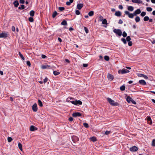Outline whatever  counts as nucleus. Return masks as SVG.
I'll use <instances>...</instances> for the list:
<instances>
[{
	"instance_id": "f257e3e1",
	"label": "nucleus",
	"mask_w": 155,
	"mask_h": 155,
	"mask_svg": "<svg viewBox=\"0 0 155 155\" xmlns=\"http://www.w3.org/2000/svg\"><path fill=\"white\" fill-rule=\"evenodd\" d=\"M107 100L112 106H116L118 105V103L115 102L114 100L109 97L107 98Z\"/></svg>"
},
{
	"instance_id": "f03ea898",
	"label": "nucleus",
	"mask_w": 155,
	"mask_h": 155,
	"mask_svg": "<svg viewBox=\"0 0 155 155\" xmlns=\"http://www.w3.org/2000/svg\"><path fill=\"white\" fill-rule=\"evenodd\" d=\"M113 32L119 36H121L122 34V32L120 29H114L113 30Z\"/></svg>"
},
{
	"instance_id": "7ed1b4c3",
	"label": "nucleus",
	"mask_w": 155,
	"mask_h": 155,
	"mask_svg": "<svg viewBox=\"0 0 155 155\" xmlns=\"http://www.w3.org/2000/svg\"><path fill=\"white\" fill-rule=\"evenodd\" d=\"M129 71L126 69L123 68L122 70H119L118 71V73L119 74H124L129 73Z\"/></svg>"
},
{
	"instance_id": "20e7f679",
	"label": "nucleus",
	"mask_w": 155,
	"mask_h": 155,
	"mask_svg": "<svg viewBox=\"0 0 155 155\" xmlns=\"http://www.w3.org/2000/svg\"><path fill=\"white\" fill-rule=\"evenodd\" d=\"M70 102L75 105H80L82 104V102L80 100H76L75 101H70Z\"/></svg>"
},
{
	"instance_id": "39448f33",
	"label": "nucleus",
	"mask_w": 155,
	"mask_h": 155,
	"mask_svg": "<svg viewBox=\"0 0 155 155\" xmlns=\"http://www.w3.org/2000/svg\"><path fill=\"white\" fill-rule=\"evenodd\" d=\"M124 13L126 15H128V17L130 18H134V13L133 14L130 13L128 11H125Z\"/></svg>"
},
{
	"instance_id": "423d86ee",
	"label": "nucleus",
	"mask_w": 155,
	"mask_h": 155,
	"mask_svg": "<svg viewBox=\"0 0 155 155\" xmlns=\"http://www.w3.org/2000/svg\"><path fill=\"white\" fill-rule=\"evenodd\" d=\"M107 78L108 80L110 81H112L114 78V76L110 73L107 74Z\"/></svg>"
},
{
	"instance_id": "0eeeda50",
	"label": "nucleus",
	"mask_w": 155,
	"mask_h": 155,
	"mask_svg": "<svg viewBox=\"0 0 155 155\" xmlns=\"http://www.w3.org/2000/svg\"><path fill=\"white\" fill-rule=\"evenodd\" d=\"M8 35L7 33L2 32L0 34V38H6L8 37Z\"/></svg>"
},
{
	"instance_id": "6e6552de",
	"label": "nucleus",
	"mask_w": 155,
	"mask_h": 155,
	"mask_svg": "<svg viewBox=\"0 0 155 155\" xmlns=\"http://www.w3.org/2000/svg\"><path fill=\"white\" fill-rule=\"evenodd\" d=\"M32 108L33 111L36 112L38 110L37 104L36 103L34 104L32 106Z\"/></svg>"
},
{
	"instance_id": "1a4fd4ad",
	"label": "nucleus",
	"mask_w": 155,
	"mask_h": 155,
	"mask_svg": "<svg viewBox=\"0 0 155 155\" xmlns=\"http://www.w3.org/2000/svg\"><path fill=\"white\" fill-rule=\"evenodd\" d=\"M138 150V147L136 146H134L130 148V150L132 152H135Z\"/></svg>"
},
{
	"instance_id": "9d476101",
	"label": "nucleus",
	"mask_w": 155,
	"mask_h": 155,
	"mask_svg": "<svg viewBox=\"0 0 155 155\" xmlns=\"http://www.w3.org/2000/svg\"><path fill=\"white\" fill-rule=\"evenodd\" d=\"M72 116L74 117H78L81 116V114L79 112H75L73 113L72 114Z\"/></svg>"
},
{
	"instance_id": "9b49d317",
	"label": "nucleus",
	"mask_w": 155,
	"mask_h": 155,
	"mask_svg": "<svg viewBox=\"0 0 155 155\" xmlns=\"http://www.w3.org/2000/svg\"><path fill=\"white\" fill-rule=\"evenodd\" d=\"M137 75L138 77H143L145 79H148V77L145 75L143 74H142L138 73L137 74Z\"/></svg>"
},
{
	"instance_id": "f8f14e48",
	"label": "nucleus",
	"mask_w": 155,
	"mask_h": 155,
	"mask_svg": "<svg viewBox=\"0 0 155 155\" xmlns=\"http://www.w3.org/2000/svg\"><path fill=\"white\" fill-rule=\"evenodd\" d=\"M141 12L140 10L139 9H138L134 12V16H136L137 15L140 14Z\"/></svg>"
},
{
	"instance_id": "ddd939ff",
	"label": "nucleus",
	"mask_w": 155,
	"mask_h": 155,
	"mask_svg": "<svg viewBox=\"0 0 155 155\" xmlns=\"http://www.w3.org/2000/svg\"><path fill=\"white\" fill-rule=\"evenodd\" d=\"M83 4H78L77 5V8L78 10H80L83 7Z\"/></svg>"
},
{
	"instance_id": "4468645a",
	"label": "nucleus",
	"mask_w": 155,
	"mask_h": 155,
	"mask_svg": "<svg viewBox=\"0 0 155 155\" xmlns=\"http://www.w3.org/2000/svg\"><path fill=\"white\" fill-rule=\"evenodd\" d=\"M132 2L137 4H141L142 3V1L141 0H132Z\"/></svg>"
},
{
	"instance_id": "2eb2a0df",
	"label": "nucleus",
	"mask_w": 155,
	"mask_h": 155,
	"mask_svg": "<svg viewBox=\"0 0 155 155\" xmlns=\"http://www.w3.org/2000/svg\"><path fill=\"white\" fill-rule=\"evenodd\" d=\"M139 82L140 84L143 85H145L146 84L145 81L143 80H140L139 81Z\"/></svg>"
},
{
	"instance_id": "dca6fc26",
	"label": "nucleus",
	"mask_w": 155,
	"mask_h": 155,
	"mask_svg": "<svg viewBox=\"0 0 155 155\" xmlns=\"http://www.w3.org/2000/svg\"><path fill=\"white\" fill-rule=\"evenodd\" d=\"M13 4L15 7H17L19 5V3L18 1L15 0L13 2Z\"/></svg>"
},
{
	"instance_id": "f3484780",
	"label": "nucleus",
	"mask_w": 155,
	"mask_h": 155,
	"mask_svg": "<svg viewBox=\"0 0 155 155\" xmlns=\"http://www.w3.org/2000/svg\"><path fill=\"white\" fill-rule=\"evenodd\" d=\"M132 99L130 96H127V97L126 100L128 103H130V102H131Z\"/></svg>"
},
{
	"instance_id": "a211bd4d",
	"label": "nucleus",
	"mask_w": 155,
	"mask_h": 155,
	"mask_svg": "<svg viewBox=\"0 0 155 155\" xmlns=\"http://www.w3.org/2000/svg\"><path fill=\"white\" fill-rule=\"evenodd\" d=\"M115 15L118 17H120L121 15V12L120 11L116 12L115 13Z\"/></svg>"
},
{
	"instance_id": "6ab92c4d",
	"label": "nucleus",
	"mask_w": 155,
	"mask_h": 155,
	"mask_svg": "<svg viewBox=\"0 0 155 155\" xmlns=\"http://www.w3.org/2000/svg\"><path fill=\"white\" fill-rule=\"evenodd\" d=\"M128 10L130 11H133L134 10V7L132 6H129L127 8Z\"/></svg>"
},
{
	"instance_id": "aec40b11",
	"label": "nucleus",
	"mask_w": 155,
	"mask_h": 155,
	"mask_svg": "<svg viewBox=\"0 0 155 155\" xmlns=\"http://www.w3.org/2000/svg\"><path fill=\"white\" fill-rule=\"evenodd\" d=\"M147 120L148 122V123H149L150 121V124H151L152 123V121L151 120V118L150 117H148L147 118Z\"/></svg>"
},
{
	"instance_id": "412c9836",
	"label": "nucleus",
	"mask_w": 155,
	"mask_h": 155,
	"mask_svg": "<svg viewBox=\"0 0 155 155\" xmlns=\"http://www.w3.org/2000/svg\"><path fill=\"white\" fill-rule=\"evenodd\" d=\"M30 15L32 17L34 16L35 15V12L33 10L31 11L29 13Z\"/></svg>"
},
{
	"instance_id": "4be33fe9",
	"label": "nucleus",
	"mask_w": 155,
	"mask_h": 155,
	"mask_svg": "<svg viewBox=\"0 0 155 155\" xmlns=\"http://www.w3.org/2000/svg\"><path fill=\"white\" fill-rule=\"evenodd\" d=\"M18 147L19 149L22 151V145L20 143H18Z\"/></svg>"
},
{
	"instance_id": "5701e85b",
	"label": "nucleus",
	"mask_w": 155,
	"mask_h": 155,
	"mask_svg": "<svg viewBox=\"0 0 155 155\" xmlns=\"http://www.w3.org/2000/svg\"><path fill=\"white\" fill-rule=\"evenodd\" d=\"M135 20L136 22H137L140 21V18L139 16H137L135 18Z\"/></svg>"
},
{
	"instance_id": "b1692460",
	"label": "nucleus",
	"mask_w": 155,
	"mask_h": 155,
	"mask_svg": "<svg viewBox=\"0 0 155 155\" xmlns=\"http://www.w3.org/2000/svg\"><path fill=\"white\" fill-rule=\"evenodd\" d=\"M50 66L48 65H43L41 66V68L43 69L48 68Z\"/></svg>"
},
{
	"instance_id": "393cba45",
	"label": "nucleus",
	"mask_w": 155,
	"mask_h": 155,
	"mask_svg": "<svg viewBox=\"0 0 155 155\" xmlns=\"http://www.w3.org/2000/svg\"><path fill=\"white\" fill-rule=\"evenodd\" d=\"M58 13L56 11L54 12L52 15V17L53 18H54L57 15Z\"/></svg>"
},
{
	"instance_id": "a878e982",
	"label": "nucleus",
	"mask_w": 155,
	"mask_h": 155,
	"mask_svg": "<svg viewBox=\"0 0 155 155\" xmlns=\"http://www.w3.org/2000/svg\"><path fill=\"white\" fill-rule=\"evenodd\" d=\"M94 12L93 11H91L90 12L88 13V15L90 16H92L94 15Z\"/></svg>"
},
{
	"instance_id": "bb28decb",
	"label": "nucleus",
	"mask_w": 155,
	"mask_h": 155,
	"mask_svg": "<svg viewBox=\"0 0 155 155\" xmlns=\"http://www.w3.org/2000/svg\"><path fill=\"white\" fill-rule=\"evenodd\" d=\"M125 86H124V85L120 87V89L121 91H124L125 90Z\"/></svg>"
},
{
	"instance_id": "cd10ccee",
	"label": "nucleus",
	"mask_w": 155,
	"mask_h": 155,
	"mask_svg": "<svg viewBox=\"0 0 155 155\" xmlns=\"http://www.w3.org/2000/svg\"><path fill=\"white\" fill-rule=\"evenodd\" d=\"M35 126H34L32 125V126H31L30 128V131H34L35 130Z\"/></svg>"
},
{
	"instance_id": "c85d7f7f",
	"label": "nucleus",
	"mask_w": 155,
	"mask_h": 155,
	"mask_svg": "<svg viewBox=\"0 0 155 155\" xmlns=\"http://www.w3.org/2000/svg\"><path fill=\"white\" fill-rule=\"evenodd\" d=\"M38 104L40 107L43 106V104L42 102L40 100H38Z\"/></svg>"
},
{
	"instance_id": "c756f323",
	"label": "nucleus",
	"mask_w": 155,
	"mask_h": 155,
	"mask_svg": "<svg viewBox=\"0 0 155 155\" xmlns=\"http://www.w3.org/2000/svg\"><path fill=\"white\" fill-rule=\"evenodd\" d=\"M102 23L103 24L107 25V21L106 19H103L102 21Z\"/></svg>"
},
{
	"instance_id": "7c9ffc66",
	"label": "nucleus",
	"mask_w": 155,
	"mask_h": 155,
	"mask_svg": "<svg viewBox=\"0 0 155 155\" xmlns=\"http://www.w3.org/2000/svg\"><path fill=\"white\" fill-rule=\"evenodd\" d=\"M61 24L62 25H67V23L65 20H64L61 22Z\"/></svg>"
},
{
	"instance_id": "2f4dec72",
	"label": "nucleus",
	"mask_w": 155,
	"mask_h": 155,
	"mask_svg": "<svg viewBox=\"0 0 155 155\" xmlns=\"http://www.w3.org/2000/svg\"><path fill=\"white\" fill-rule=\"evenodd\" d=\"M19 56H20V57L23 60H24L25 58H24V57H23V55L21 53V52H19Z\"/></svg>"
},
{
	"instance_id": "473e14b6",
	"label": "nucleus",
	"mask_w": 155,
	"mask_h": 155,
	"mask_svg": "<svg viewBox=\"0 0 155 155\" xmlns=\"http://www.w3.org/2000/svg\"><path fill=\"white\" fill-rule=\"evenodd\" d=\"M91 140L92 141L94 142L96 141V138L95 137H93L91 138Z\"/></svg>"
},
{
	"instance_id": "72a5a7b5",
	"label": "nucleus",
	"mask_w": 155,
	"mask_h": 155,
	"mask_svg": "<svg viewBox=\"0 0 155 155\" xmlns=\"http://www.w3.org/2000/svg\"><path fill=\"white\" fill-rule=\"evenodd\" d=\"M25 8L24 5H21V7H18V9H24Z\"/></svg>"
},
{
	"instance_id": "f704fd0d",
	"label": "nucleus",
	"mask_w": 155,
	"mask_h": 155,
	"mask_svg": "<svg viewBox=\"0 0 155 155\" xmlns=\"http://www.w3.org/2000/svg\"><path fill=\"white\" fill-rule=\"evenodd\" d=\"M143 20L145 21H147L149 20V17L148 16H145Z\"/></svg>"
},
{
	"instance_id": "c9c22d12",
	"label": "nucleus",
	"mask_w": 155,
	"mask_h": 155,
	"mask_svg": "<svg viewBox=\"0 0 155 155\" xmlns=\"http://www.w3.org/2000/svg\"><path fill=\"white\" fill-rule=\"evenodd\" d=\"M121 41L123 42L124 44H126L127 43L126 40L124 38H122L121 39Z\"/></svg>"
},
{
	"instance_id": "e433bc0d",
	"label": "nucleus",
	"mask_w": 155,
	"mask_h": 155,
	"mask_svg": "<svg viewBox=\"0 0 155 155\" xmlns=\"http://www.w3.org/2000/svg\"><path fill=\"white\" fill-rule=\"evenodd\" d=\"M147 11L150 12L152 10V9L151 7H148L147 8Z\"/></svg>"
},
{
	"instance_id": "4c0bfd02",
	"label": "nucleus",
	"mask_w": 155,
	"mask_h": 155,
	"mask_svg": "<svg viewBox=\"0 0 155 155\" xmlns=\"http://www.w3.org/2000/svg\"><path fill=\"white\" fill-rule=\"evenodd\" d=\"M59 10L60 11H63L64 10V8L63 7H60L58 8Z\"/></svg>"
},
{
	"instance_id": "58836bf2",
	"label": "nucleus",
	"mask_w": 155,
	"mask_h": 155,
	"mask_svg": "<svg viewBox=\"0 0 155 155\" xmlns=\"http://www.w3.org/2000/svg\"><path fill=\"white\" fill-rule=\"evenodd\" d=\"M29 21L30 22H33L34 21V19L33 18L30 17L28 18Z\"/></svg>"
},
{
	"instance_id": "ea45409f",
	"label": "nucleus",
	"mask_w": 155,
	"mask_h": 155,
	"mask_svg": "<svg viewBox=\"0 0 155 155\" xmlns=\"http://www.w3.org/2000/svg\"><path fill=\"white\" fill-rule=\"evenodd\" d=\"M104 59L105 60L107 61H108L109 60V58L107 56H105L104 57Z\"/></svg>"
},
{
	"instance_id": "a19ab883",
	"label": "nucleus",
	"mask_w": 155,
	"mask_h": 155,
	"mask_svg": "<svg viewBox=\"0 0 155 155\" xmlns=\"http://www.w3.org/2000/svg\"><path fill=\"white\" fill-rule=\"evenodd\" d=\"M59 72L56 71H54L53 72V74L55 75H57L59 74Z\"/></svg>"
},
{
	"instance_id": "79ce46f5",
	"label": "nucleus",
	"mask_w": 155,
	"mask_h": 155,
	"mask_svg": "<svg viewBox=\"0 0 155 155\" xmlns=\"http://www.w3.org/2000/svg\"><path fill=\"white\" fill-rule=\"evenodd\" d=\"M7 139L8 142H11L12 140V138L10 137H8Z\"/></svg>"
},
{
	"instance_id": "37998d69",
	"label": "nucleus",
	"mask_w": 155,
	"mask_h": 155,
	"mask_svg": "<svg viewBox=\"0 0 155 155\" xmlns=\"http://www.w3.org/2000/svg\"><path fill=\"white\" fill-rule=\"evenodd\" d=\"M146 14V13L144 12H142L141 14H140V15L141 16H142V17H143Z\"/></svg>"
},
{
	"instance_id": "c03bdc74",
	"label": "nucleus",
	"mask_w": 155,
	"mask_h": 155,
	"mask_svg": "<svg viewBox=\"0 0 155 155\" xmlns=\"http://www.w3.org/2000/svg\"><path fill=\"white\" fill-rule=\"evenodd\" d=\"M152 145L153 146L155 147V140L153 139L152 140Z\"/></svg>"
},
{
	"instance_id": "a18cd8bd",
	"label": "nucleus",
	"mask_w": 155,
	"mask_h": 155,
	"mask_svg": "<svg viewBox=\"0 0 155 155\" xmlns=\"http://www.w3.org/2000/svg\"><path fill=\"white\" fill-rule=\"evenodd\" d=\"M83 125L86 128H88L89 127L88 124L87 123H84Z\"/></svg>"
},
{
	"instance_id": "49530a36",
	"label": "nucleus",
	"mask_w": 155,
	"mask_h": 155,
	"mask_svg": "<svg viewBox=\"0 0 155 155\" xmlns=\"http://www.w3.org/2000/svg\"><path fill=\"white\" fill-rule=\"evenodd\" d=\"M122 35L124 37H126L127 36V34L125 31H124Z\"/></svg>"
},
{
	"instance_id": "de8ad7c7",
	"label": "nucleus",
	"mask_w": 155,
	"mask_h": 155,
	"mask_svg": "<svg viewBox=\"0 0 155 155\" xmlns=\"http://www.w3.org/2000/svg\"><path fill=\"white\" fill-rule=\"evenodd\" d=\"M131 40V38L129 36H128L127 38H126V40L127 41H130V40Z\"/></svg>"
},
{
	"instance_id": "09e8293b",
	"label": "nucleus",
	"mask_w": 155,
	"mask_h": 155,
	"mask_svg": "<svg viewBox=\"0 0 155 155\" xmlns=\"http://www.w3.org/2000/svg\"><path fill=\"white\" fill-rule=\"evenodd\" d=\"M84 31L86 33H87L88 32V30L87 28L86 27H84Z\"/></svg>"
},
{
	"instance_id": "8fccbe9b",
	"label": "nucleus",
	"mask_w": 155,
	"mask_h": 155,
	"mask_svg": "<svg viewBox=\"0 0 155 155\" xmlns=\"http://www.w3.org/2000/svg\"><path fill=\"white\" fill-rule=\"evenodd\" d=\"M75 14L78 15L80 14V13L79 11L78 10H76L75 11Z\"/></svg>"
},
{
	"instance_id": "3c124183",
	"label": "nucleus",
	"mask_w": 155,
	"mask_h": 155,
	"mask_svg": "<svg viewBox=\"0 0 155 155\" xmlns=\"http://www.w3.org/2000/svg\"><path fill=\"white\" fill-rule=\"evenodd\" d=\"M128 42H129L128 43V44L129 46H131L132 45V41H129Z\"/></svg>"
},
{
	"instance_id": "603ef678",
	"label": "nucleus",
	"mask_w": 155,
	"mask_h": 155,
	"mask_svg": "<svg viewBox=\"0 0 155 155\" xmlns=\"http://www.w3.org/2000/svg\"><path fill=\"white\" fill-rule=\"evenodd\" d=\"M24 0H19V2L21 4H24L25 3Z\"/></svg>"
},
{
	"instance_id": "864d4df0",
	"label": "nucleus",
	"mask_w": 155,
	"mask_h": 155,
	"mask_svg": "<svg viewBox=\"0 0 155 155\" xmlns=\"http://www.w3.org/2000/svg\"><path fill=\"white\" fill-rule=\"evenodd\" d=\"M26 64H27V65L28 66H31V63L29 61H27V62Z\"/></svg>"
},
{
	"instance_id": "5fc2aeb1",
	"label": "nucleus",
	"mask_w": 155,
	"mask_h": 155,
	"mask_svg": "<svg viewBox=\"0 0 155 155\" xmlns=\"http://www.w3.org/2000/svg\"><path fill=\"white\" fill-rule=\"evenodd\" d=\"M110 131H106L105 132V134L106 135L109 134L110 133Z\"/></svg>"
},
{
	"instance_id": "6e6d98bb",
	"label": "nucleus",
	"mask_w": 155,
	"mask_h": 155,
	"mask_svg": "<svg viewBox=\"0 0 155 155\" xmlns=\"http://www.w3.org/2000/svg\"><path fill=\"white\" fill-rule=\"evenodd\" d=\"M123 23V21H122V20L121 19H120L119 20V22H118V23L120 24H122Z\"/></svg>"
},
{
	"instance_id": "4d7b16f0",
	"label": "nucleus",
	"mask_w": 155,
	"mask_h": 155,
	"mask_svg": "<svg viewBox=\"0 0 155 155\" xmlns=\"http://www.w3.org/2000/svg\"><path fill=\"white\" fill-rule=\"evenodd\" d=\"M48 79L47 78H46L44 81V83H45L46 82H47V81H48Z\"/></svg>"
},
{
	"instance_id": "13d9d810",
	"label": "nucleus",
	"mask_w": 155,
	"mask_h": 155,
	"mask_svg": "<svg viewBox=\"0 0 155 155\" xmlns=\"http://www.w3.org/2000/svg\"><path fill=\"white\" fill-rule=\"evenodd\" d=\"M12 30L13 31H15V28L14 26H12Z\"/></svg>"
},
{
	"instance_id": "bf43d9fd",
	"label": "nucleus",
	"mask_w": 155,
	"mask_h": 155,
	"mask_svg": "<svg viewBox=\"0 0 155 155\" xmlns=\"http://www.w3.org/2000/svg\"><path fill=\"white\" fill-rule=\"evenodd\" d=\"M71 3L69 2V1H68V2H66V4L67 5H71Z\"/></svg>"
},
{
	"instance_id": "052dcab7",
	"label": "nucleus",
	"mask_w": 155,
	"mask_h": 155,
	"mask_svg": "<svg viewBox=\"0 0 155 155\" xmlns=\"http://www.w3.org/2000/svg\"><path fill=\"white\" fill-rule=\"evenodd\" d=\"M131 102L134 104H136V102L133 99H132Z\"/></svg>"
},
{
	"instance_id": "680f3d73",
	"label": "nucleus",
	"mask_w": 155,
	"mask_h": 155,
	"mask_svg": "<svg viewBox=\"0 0 155 155\" xmlns=\"http://www.w3.org/2000/svg\"><path fill=\"white\" fill-rule=\"evenodd\" d=\"M88 66V64H83V66L84 67H87Z\"/></svg>"
},
{
	"instance_id": "e2e57ef3",
	"label": "nucleus",
	"mask_w": 155,
	"mask_h": 155,
	"mask_svg": "<svg viewBox=\"0 0 155 155\" xmlns=\"http://www.w3.org/2000/svg\"><path fill=\"white\" fill-rule=\"evenodd\" d=\"M41 57L42 58L44 59L46 57V56L44 54H42L41 55Z\"/></svg>"
},
{
	"instance_id": "0e129e2a",
	"label": "nucleus",
	"mask_w": 155,
	"mask_h": 155,
	"mask_svg": "<svg viewBox=\"0 0 155 155\" xmlns=\"http://www.w3.org/2000/svg\"><path fill=\"white\" fill-rule=\"evenodd\" d=\"M73 119L72 117H70L69 118V120L70 121H73Z\"/></svg>"
},
{
	"instance_id": "69168bd1",
	"label": "nucleus",
	"mask_w": 155,
	"mask_h": 155,
	"mask_svg": "<svg viewBox=\"0 0 155 155\" xmlns=\"http://www.w3.org/2000/svg\"><path fill=\"white\" fill-rule=\"evenodd\" d=\"M119 8L120 9H122L123 7L122 5H120L119 6Z\"/></svg>"
},
{
	"instance_id": "338daca9",
	"label": "nucleus",
	"mask_w": 155,
	"mask_h": 155,
	"mask_svg": "<svg viewBox=\"0 0 155 155\" xmlns=\"http://www.w3.org/2000/svg\"><path fill=\"white\" fill-rule=\"evenodd\" d=\"M58 40L60 42H61L62 41V40L60 38H58Z\"/></svg>"
},
{
	"instance_id": "774afa93",
	"label": "nucleus",
	"mask_w": 155,
	"mask_h": 155,
	"mask_svg": "<svg viewBox=\"0 0 155 155\" xmlns=\"http://www.w3.org/2000/svg\"><path fill=\"white\" fill-rule=\"evenodd\" d=\"M151 1L153 3H155V0H151Z\"/></svg>"
}]
</instances>
